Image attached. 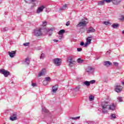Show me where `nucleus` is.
I'll list each match as a JSON object with an SVG mask.
<instances>
[{
  "label": "nucleus",
  "mask_w": 124,
  "mask_h": 124,
  "mask_svg": "<svg viewBox=\"0 0 124 124\" xmlns=\"http://www.w3.org/2000/svg\"><path fill=\"white\" fill-rule=\"evenodd\" d=\"M101 106L103 113L104 114H105V113H107L108 111V107H109V104H108V102H106L102 103Z\"/></svg>",
  "instance_id": "f257e3e1"
},
{
  "label": "nucleus",
  "mask_w": 124,
  "mask_h": 124,
  "mask_svg": "<svg viewBox=\"0 0 124 124\" xmlns=\"http://www.w3.org/2000/svg\"><path fill=\"white\" fill-rule=\"evenodd\" d=\"M53 62L56 66H60L62 62V59L60 58H55L53 60Z\"/></svg>",
  "instance_id": "f03ea898"
},
{
  "label": "nucleus",
  "mask_w": 124,
  "mask_h": 124,
  "mask_svg": "<svg viewBox=\"0 0 124 124\" xmlns=\"http://www.w3.org/2000/svg\"><path fill=\"white\" fill-rule=\"evenodd\" d=\"M67 61L69 62V66L71 67L73 66V64H74V62H75V61L73 60L72 56H69L67 59Z\"/></svg>",
  "instance_id": "7ed1b4c3"
},
{
  "label": "nucleus",
  "mask_w": 124,
  "mask_h": 124,
  "mask_svg": "<svg viewBox=\"0 0 124 124\" xmlns=\"http://www.w3.org/2000/svg\"><path fill=\"white\" fill-rule=\"evenodd\" d=\"M34 34L35 36H41V35H42L41 29L34 30Z\"/></svg>",
  "instance_id": "20e7f679"
},
{
  "label": "nucleus",
  "mask_w": 124,
  "mask_h": 124,
  "mask_svg": "<svg viewBox=\"0 0 124 124\" xmlns=\"http://www.w3.org/2000/svg\"><path fill=\"white\" fill-rule=\"evenodd\" d=\"M0 73L3 74L5 77H8L9 75V71L5 70L4 69H0Z\"/></svg>",
  "instance_id": "39448f33"
},
{
  "label": "nucleus",
  "mask_w": 124,
  "mask_h": 124,
  "mask_svg": "<svg viewBox=\"0 0 124 124\" xmlns=\"http://www.w3.org/2000/svg\"><path fill=\"white\" fill-rule=\"evenodd\" d=\"M86 72H87L88 74H93V73L94 72V68H93L92 67H88L86 69Z\"/></svg>",
  "instance_id": "423d86ee"
},
{
  "label": "nucleus",
  "mask_w": 124,
  "mask_h": 124,
  "mask_svg": "<svg viewBox=\"0 0 124 124\" xmlns=\"http://www.w3.org/2000/svg\"><path fill=\"white\" fill-rule=\"evenodd\" d=\"M93 38V36H90L87 38L86 39V42L85 43L84 46L85 47L88 46V45L91 44V42H92V39Z\"/></svg>",
  "instance_id": "0eeeda50"
},
{
  "label": "nucleus",
  "mask_w": 124,
  "mask_h": 124,
  "mask_svg": "<svg viewBox=\"0 0 124 124\" xmlns=\"http://www.w3.org/2000/svg\"><path fill=\"white\" fill-rule=\"evenodd\" d=\"M115 91L116 93H121L122 92V90H123V87L121 86L120 85H116L115 86Z\"/></svg>",
  "instance_id": "6e6552de"
},
{
  "label": "nucleus",
  "mask_w": 124,
  "mask_h": 124,
  "mask_svg": "<svg viewBox=\"0 0 124 124\" xmlns=\"http://www.w3.org/2000/svg\"><path fill=\"white\" fill-rule=\"evenodd\" d=\"M46 74V69H43L41 72L38 74V77H41V76H44Z\"/></svg>",
  "instance_id": "1a4fd4ad"
},
{
  "label": "nucleus",
  "mask_w": 124,
  "mask_h": 124,
  "mask_svg": "<svg viewBox=\"0 0 124 124\" xmlns=\"http://www.w3.org/2000/svg\"><path fill=\"white\" fill-rule=\"evenodd\" d=\"M87 25V21L84 20L83 21L80 22L77 25L78 28H80V27H85Z\"/></svg>",
  "instance_id": "9d476101"
},
{
  "label": "nucleus",
  "mask_w": 124,
  "mask_h": 124,
  "mask_svg": "<svg viewBox=\"0 0 124 124\" xmlns=\"http://www.w3.org/2000/svg\"><path fill=\"white\" fill-rule=\"evenodd\" d=\"M44 8H45V6H41L38 8L36 10L37 14H39V13H41V12H43V10Z\"/></svg>",
  "instance_id": "9b49d317"
},
{
  "label": "nucleus",
  "mask_w": 124,
  "mask_h": 124,
  "mask_svg": "<svg viewBox=\"0 0 124 124\" xmlns=\"http://www.w3.org/2000/svg\"><path fill=\"white\" fill-rule=\"evenodd\" d=\"M10 120L12 122L14 121H16V120H17V114H12L11 117H10Z\"/></svg>",
  "instance_id": "f8f14e48"
},
{
  "label": "nucleus",
  "mask_w": 124,
  "mask_h": 124,
  "mask_svg": "<svg viewBox=\"0 0 124 124\" xmlns=\"http://www.w3.org/2000/svg\"><path fill=\"white\" fill-rule=\"evenodd\" d=\"M8 53L10 58H14V56L16 55V51H9Z\"/></svg>",
  "instance_id": "ddd939ff"
},
{
  "label": "nucleus",
  "mask_w": 124,
  "mask_h": 124,
  "mask_svg": "<svg viewBox=\"0 0 124 124\" xmlns=\"http://www.w3.org/2000/svg\"><path fill=\"white\" fill-rule=\"evenodd\" d=\"M104 65L106 66V67H109L110 65H112V62H110V61H105L104 62Z\"/></svg>",
  "instance_id": "4468645a"
},
{
  "label": "nucleus",
  "mask_w": 124,
  "mask_h": 124,
  "mask_svg": "<svg viewBox=\"0 0 124 124\" xmlns=\"http://www.w3.org/2000/svg\"><path fill=\"white\" fill-rule=\"evenodd\" d=\"M109 110H111L112 111H115L116 110V106L115 104H112L109 106Z\"/></svg>",
  "instance_id": "2eb2a0df"
},
{
  "label": "nucleus",
  "mask_w": 124,
  "mask_h": 124,
  "mask_svg": "<svg viewBox=\"0 0 124 124\" xmlns=\"http://www.w3.org/2000/svg\"><path fill=\"white\" fill-rule=\"evenodd\" d=\"M59 86L58 85H55L52 87V92L54 93H56L57 91H58Z\"/></svg>",
  "instance_id": "dca6fc26"
},
{
  "label": "nucleus",
  "mask_w": 124,
  "mask_h": 124,
  "mask_svg": "<svg viewBox=\"0 0 124 124\" xmlns=\"http://www.w3.org/2000/svg\"><path fill=\"white\" fill-rule=\"evenodd\" d=\"M95 30L93 27H90L89 30H87V33H91V32H94Z\"/></svg>",
  "instance_id": "f3484780"
},
{
  "label": "nucleus",
  "mask_w": 124,
  "mask_h": 124,
  "mask_svg": "<svg viewBox=\"0 0 124 124\" xmlns=\"http://www.w3.org/2000/svg\"><path fill=\"white\" fill-rule=\"evenodd\" d=\"M30 62L31 59L30 58H26L25 60L24 63H25V64H27L28 65H29V64H30Z\"/></svg>",
  "instance_id": "a211bd4d"
},
{
  "label": "nucleus",
  "mask_w": 124,
  "mask_h": 124,
  "mask_svg": "<svg viewBox=\"0 0 124 124\" xmlns=\"http://www.w3.org/2000/svg\"><path fill=\"white\" fill-rule=\"evenodd\" d=\"M119 0H112V3H113L115 5H118V4H120Z\"/></svg>",
  "instance_id": "6ab92c4d"
},
{
  "label": "nucleus",
  "mask_w": 124,
  "mask_h": 124,
  "mask_svg": "<svg viewBox=\"0 0 124 124\" xmlns=\"http://www.w3.org/2000/svg\"><path fill=\"white\" fill-rule=\"evenodd\" d=\"M83 84H84V85L86 86V87H90V86H91V84H90V81H89L86 80V81L83 82Z\"/></svg>",
  "instance_id": "aec40b11"
},
{
  "label": "nucleus",
  "mask_w": 124,
  "mask_h": 124,
  "mask_svg": "<svg viewBox=\"0 0 124 124\" xmlns=\"http://www.w3.org/2000/svg\"><path fill=\"white\" fill-rule=\"evenodd\" d=\"M119 26H120V25L119 24H114L112 25L113 29H117V28H119Z\"/></svg>",
  "instance_id": "412c9836"
},
{
  "label": "nucleus",
  "mask_w": 124,
  "mask_h": 124,
  "mask_svg": "<svg viewBox=\"0 0 124 124\" xmlns=\"http://www.w3.org/2000/svg\"><path fill=\"white\" fill-rule=\"evenodd\" d=\"M65 31L64 30H61L59 31L58 34H60V35H62L63 33H64Z\"/></svg>",
  "instance_id": "4be33fe9"
},
{
  "label": "nucleus",
  "mask_w": 124,
  "mask_h": 124,
  "mask_svg": "<svg viewBox=\"0 0 124 124\" xmlns=\"http://www.w3.org/2000/svg\"><path fill=\"white\" fill-rule=\"evenodd\" d=\"M111 120H115L117 117H116V114H111L110 115Z\"/></svg>",
  "instance_id": "5701e85b"
},
{
  "label": "nucleus",
  "mask_w": 124,
  "mask_h": 124,
  "mask_svg": "<svg viewBox=\"0 0 124 124\" xmlns=\"http://www.w3.org/2000/svg\"><path fill=\"white\" fill-rule=\"evenodd\" d=\"M66 7H67V4H65L62 8H60V10H65Z\"/></svg>",
  "instance_id": "b1692460"
},
{
  "label": "nucleus",
  "mask_w": 124,
  "mask_h": 124,
  "mask_svg": "<svg viewBox=\"0 0 124 124\" xmlns=\"http://www.w3.org/2000/svg\"><path fill=\"white\" fill-rule=\"evenodd\" d=\"M105 1L104 0L103 1H101L98 2V5H104Z\"/></svg>",
  "instance_id": "393cba45"
},
{
  "label": "nucleus",
  "mask_w": 124,
  "mask_h": 124,
  "mask_svg": "<svg viewBox=\"0 0 124 124\" xmlns=\"http://www.w3.org/2000/svg\"><path fill=\"white\" fill-rule=\"evenodd\" d=\"M94 99V96L93 95H90L89 96V100L90 101H93Z\"/></svg>",
  "instance_id": "a878e982"
},
{
  "label": "nucleus",
  "mask_w": 124,
  "mask_h": 124,
  "mask_svg": "<svg viewBox=\"0 0 124 124\" xmlns=\"http://www.w3.org/2000/svg\"><path fill=\"white\" fill-rule=\"evenodd\" d=\"M77 62L78 63H82V62H84V61L83 60H81V58H78L77 60Z\"/></svg>",
  "instance_id": "bb28decb"
},
{
  "label": "nucleus",
  "mask_w": 124,
  "mask_h": 124,
  "mask_svg": "<svg viewBox=\"0 0 124 124\" xmlns=\"http://www.w3.org/2000/svg\"><path fill=\"white\" fill-rule=\"evenodd\" d=\"M70 119H72V120H79V119H80V116H78L76 117H70Z\"/></svg>",
  "instance_id": "cd10ccee"
},
{
  "label": "nucleus",
  "mask_w": 124,
  "mask_h": 124,
  "mask_svg": "<svg viewBox=\"0 0 124 124\" xmlns=\"http://www.w3.org/2000/svg\"><path fill=\"white\" fill-rule=\"evenodd\" d=\"M45 80L47 82H50L51 81V78L49 77H46L45 78Z\"/></svg>",
  "instance_id": "c85d7f7f"
},
{
  "label": "nucleus",
  "mask_w": 124,
  "mask_h": 124,
  "mask_svg": "<svg viewBox=\"0 0 124 124\" xmlns=\"http://www.w3.org/2000/svg\"><path fill=\"white\" fill-rule=\"evenodd\" d=\"M42 112H44V113H47L48 110L47 109V108H42Z\"/></svg>",
  "instance_id": "c756f323"
},
{
  "label": "nucleus",
  "mask_w": 124,
  "mask_h": 124,
  "mask_svg": "<svg viewBox=\"0 0 124 124\" xmlns=\"http://www.w3.org/2000/svg\"><path fill=\"white\" fill-rule=\"evenodd\" d=\"M103 24H104L106 26H107L108 25H111V23L109 22H108V21H104L103 22Z\"/></svg>",
  "instance_id": "7c9ffc66"
},
{
  "label": "nucleus",
  "mask_w": 124,
  "mask_h": 124,
  "mask_svg": "<svg viewBox=\"0 0 124 124\" xmlns=\"http://www.w3.org/2000/svg\"><path fill=\"white\" fill-rule=\"evenodd\" d=\"M43 84L44 86H46V85H48V81L45 80L43 81Z\"/></svg>",
  "instance_id": "2f4dec72"
},
{
  "label": "nucleus",
  "mask_w": 124,
  "mask_h": 124,
  "mask_svg": "<svg viewBox=\"0 0 124 124\" xmlns=\"http://www.w3.org/2000/svg\"><path fill=\"white\" fill-rule=\"evenodd\" d=\"M117 99H118V100H119V102H122V101H123V98L121 97H118Z\"/></svg>",
  "instance_id": "473e14b6"
},
{
  "label": "nucleus",
  "mask_w": 124,
  "mask_h": 124,
  "mask_svg": "<svg viewBox=\"0 0 124 124\" xmlns=\"http://www.w3.org/2000/svg\"><path fill=\"white\" fill-rule=\"evenodd\" d=\"M85 123L86 124H93V122L91 121H86Z\"/></svg>",
  "instance_id": "72a5a7b5"
},
{
  "label": "nucleus",
  "mask_w": 124,
  "mask_h": 124,
  "mask_svg": "<svg viewBox=\"0 0 124 124\" xmlns=\"http://www.w3.org/2000/svg\"><path fill=\"white\" fill-rule=\"evenodd\" d=\"M90 84H94L95 83V80H92L89 81Z\"/></svg>",
  "instance_id": "f704fd0d"
},
{
  "label": "nucleus",
  "mask_w": 124,
  "mask_h": 124,
  "mask_svg": "<svg viewBox=\"0 0 124 124\" xmlns=\"http://www.w3.org/2000/svg\"><path fill=\"white\" fill-rule=\"evenodd\" d=\"M44 58H45V55H44V53H42L40 59H44Z\"/></svg>",
  "instance_id": "c9c22d12"
},
{
  "label": "nucleus",
  "mask_w": 124,
  "mask_h": 124,
  "mask_svg": "<svg viewBox=\"0 0 124 124\" xmlns=\"http://www.w3.org/2000/svg\"><path fill=\"white\" fill-rule=\"evenodd\" d=\"M2 31H8V28L5 27V28H3Z\"/></svg>",
  "instance_id": "e433bc0d"
},
{
  "label": "nucleus",
  "mask_w": 124,
  "mask_h": 124,
  "mask_svg": "<svg viewBox=\"0 0 124 124\" xmlns=\"http://www.w3.org/2000/svg\"><path fill=\"white\" fill-rule=\"evenodd\" d=\"M47 25V22L46 21H45L43 22V27H45Z\"/></svg>",
  "instance_id": "4c0bfd02"
},
{
  "label": "nucleus",
  "mask_w": 124,
  "mask_h": 124,
  "mask_svg": "<svg viewBox=\"0 0 124 124\" xmlns=\"http://www.w3.org/2000/svg\"><path fill=\"white\" fill-rule=\"evenodd\" d=\"M30 45V43H25L23 44V46H29Z\"/></svg>",
  "instance_id": "58836bf2"
},
{
  "label": "nucleus",
  "mask_w": 124,
  "mask_h": 124,
  "mask_svg": "<svg viewBox=\"0 0 124 124\" xmlns=\"http://www.w3.org/2000/svg\"><path fill=\"white\" fill-rule=\"evenodd\" d=\"M80 89V86H78L76 88L74 89L75 91H78Z\"/></svg>",
  "instance_id": "ea45409f"
},
{
  "label": "nucleus",
  "mask_w": 124,
  "mask_h": 124,
  "mask_svg": "<svg viewBox=\"0 0 124 124\" xmlns=\"http://www.w3.org/2000/svg\"><path fill=\"white\" fill-rule=\"evenodd\" d=\"M55 30V28H50L48 29V31H53Z\"/></svg>",
  "instance_id": "a19ab883"
},
{
  "label": "nucleus",
  "mask_w": 124,
  "mask_h": 124,
  "mask_svg": "<svg viewBox=\"0 0 124 124\" xmlns=\"http://www.w3.org/2000/svg\"><path fill=\"white\" fill-rule=\"evenodd\" d=\"M113 64H114V65H115V66H118V65H119V63H118L117 62H113Z\"/></svg>",
  "instance_id": "79ce46f5"
},
{
  "label": "nucleus",
  "mask_w": 124,
  "mask_h": 124,
  "mask_svg": "<svg viewBox=\"0 0 124 124\" xmlns=\"http://www.w3.org/2000/svg\"><path fill=\"white\" fill-rule=\"evenodd\" d=\"M105 1H106L108 3H109V2H112V0H104Z\"/></svg>",
  "instance_id": "37998d69"
},
{
  "label": "nucleus",
  "mask_w": 124,
  "mask_h": 124,
  "mask_svg": "<svg viewBox=\"0 0 124 124\" xmlns=\"http://www.w3.org/2000/svg\"><path fill=\"white\" fill-rule=\"evenodd\" d=\"M69 25H70V22L69 21L66 23V26L67 27H68V26H69Z\"/></svg>",
  "instance_id": "c03bdc74"
},
{
  "label": "nucleus",
  "mask_w": 124,
  "mask_h": 124,
  "mask_svg": "<svg viewBox=\"0 0 124 124\" xmlns=\"http://www.w3.org/2000/svg\"><path fill=\"white\" fill-rule=\"evenodd\" d=\"M77 51L78 52H81V51H82V48H77Z\"/></svg>",
  "instance_id": "a18cd8bd"
},
{
  "label": "nucleus",
  "mask_w": 124,
  "mask_h": 124,
  "mask_svg": "<svg viewBox=\"0 0 124 124\" xmlns=\"http://www.w3.org/2000/svg\"><path fill=\"white\" fill-rule=\"evenodd\" d=\"M31 86H32V87H36V83H32Z\"/></svg>",
  "instance_id": "49530a36"
},
{
  "label": "nucleus",
  "mask_w": 124,
  "mask_h": 124,
  "mask_svg": "<svg viewBox=\"0 0 124 124\" xmlns=\"http://www.w3.org/2000/svg\"><path fill=\"white\" fill-rule=\"evenodd\" d=\"M84 42H81V43H80V46H84Z\"/></svg>",
  "instance_id": "de8ad7c7"
},
{
  "label": "nucleus",
  "mask_w": 124,
  "mask_h": 124,
  "mask_svg": "<svg viewBox=\"0 0 124 124\" xmlns=\"http://www.w3.org/2000/svg\"><path fill=\"white\" fill-rule=\"evenodd\" d=\"M124 19V16H121V18L120 19V20H121L122 21H123Z\"/></svg>",
  "instance_id": "09e8293b"
},
{
  "label": "nucleus",
  "mask_w": 124,
  "mask_h": 124,
  "mask_svg": "<svg viewBox=\"0 0 124 124\" xmlns=\"http://www.w3.org/2000/svg\"><path fill=\"white\" fill-rule=\"evenodd\" d=\"M53 41H54V42H59V40L54 39V40H53Z\"/></svg>",
  "instance_id": "8fccbe9b"
},
{
  "label": "nucleus",
  "mask_w": 124,
  "mask_h": 124,
  "mask_svg": "<svg viewBox=\"0 0 124 124\" xmlns=\"http://www.w3.org/2000/svg\"><path fill=\"white\" fill-rule=\"evenodd\" d=\"M59 39H62V36H59Z\"/></svg>",
  "instance_id": "3c124183"
},
{
  "label": "nucleus",
  "mask_w": 124,
  "mask_h": 124,
  "mask_svg": "<svg viewBox=\"0 0 124 124\" xmlns=\"http://www.w3.org/2000/svg\"><path fill=\"white\" fill-rule=\"evenodd\" d=\"M110 51H108L107 52V54L108 55H109V54H110Z\"/></svg>",
  "instance_id": "603ef678"
},
{
  "label": "nucleus",
  "mask_w": 124,
  "mask_h": 124,
  "mask_svg": "<svg viewBox=\"0 0 124 124\" xmlns=\"http://www.w3.org/2000/svg\"><path fill=\"white\" fill-rule=\"evenodd\" d=\"M31 2H33L34 1H35V0H30Z\"/></svg>",
  "instance_id": "864d4df0"
},
{
  "label": "nucleus",
  "mask_w": 124,
  "mask_h": 124,
  "mask_svg": "<svg viewBox=\"0 0 124 124\" xmlns=\"http://www.w3.org/2000/svg\"><path fill=\"white\" fill-rule=\"evenodd\" d=\"M122 85H124V81L122 82Z\"/></svg>",
  "instance_id": "5fc2aeb1"
},
{
  "label": "nucleus",
  "mask_w": 124,
  "mask_h": 124,
  "mask_svg": "<svg viewBox=\"0 0 124 124\" xmlns=\"http://www.w3.org/2000/svg\"><path fill=\"white\" fill-rule=\"evenodd\" d=\"M118 1L121 2V1H122V0H118Z\"/></svg>",
  "instance_id": "6e6d98bb"
},
{
  "label": "nucleus",
  "mask_w": 124,
  "mask_h": 124,
  "mask_svg": "<svg viewBox=\"0 0 124 124\" xmlns=\"http://www.w3.org/2000/svg\"><path fill=\"white\" fill-rule=\"evenodd\" d=\"M95 60H99V58H96Z\"/></svg>",
  "instance_id": "4d7b16f0"
},
{
  "label": "nucleus",
  "mask_w": 124,
  "mask_h": 124,
  "mask_svg": "<svg viewBox=\"0 0 124 124\" xmlns=\"http://www.w3.org/2000/svg\"><path fill=\"white\" fill-rule=\"evenodd\" d=\"M25 0V2H27V1H26V0Z\"/></svg>",
  "instance_id": "13d9d810"
},
{
  "label": "nucleus",
  "mask_w": 124,
  "mask_h": 124,
  "mask_svg": "<svg viewBox=\"0 0 124 124\" xmlns=\"http://www.w3.org/2000/svg\"><path fill=\"white\" fill-rule=\"evenodd\" d=\"M72 124H74V123Z\"/></svg>",
  "instance_id": "bf43d9fd"
}]
</instances>
